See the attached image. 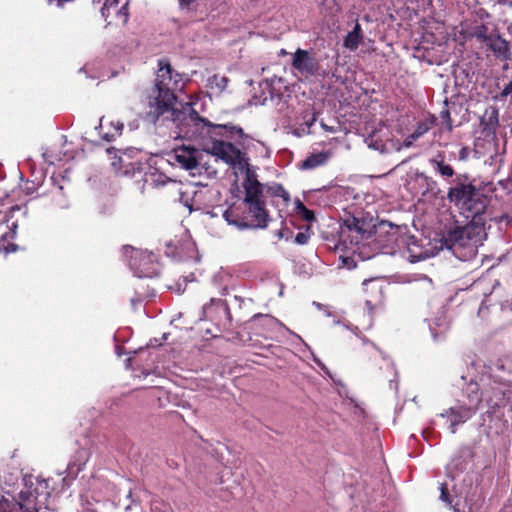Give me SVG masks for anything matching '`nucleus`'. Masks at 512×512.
Returning <instances> with one entry per match:
<instances>
[{"instance_id": "nucleus-1", "label": "nucleus", "mask_w": 512, "mask_h": 512, "mask_svg": "<svg viewBox=\"0 0 512 512\" xmlns=\"http://www.w3.org/2000/svg\"><path fill=\"white\" fill-rule=\"evenodd\" d=\"M158 66L155 85L148 99L147 121L154 124L160 120L170 121L184 136L194 135L200 126H209L213 128V134L227 136L233 140L239 139L242 140L239 144H244L248 136L244 134L242 128L232 124L213 125L200 117L190 102L181 104L180 109L177 108L174 92L183 88L182 75L174 71L166 60H160Z\"/></svg>"}, {"instance_id": "nucleus-13", "label": "nucleus", "mask_w": 512, "mask_h": 512, "mask_svg": "<svg viewBox=\"0 0 512 512\" xmlns=\"http://www.w3.org/2000/svg\"><path fill=\"white\" fill-rule=\"evenodd\" d=\"M202 311L203 317L201 319L214 321L217 324H222L224 320L230 321L228 305L220 299H211L210 304L204 305Z\"/></svg>"}, {"instance_id": "nucleus-55", "label": "nucleus", "mask_w": 512, "mask_h": 512, "mask_svg": "<svg viewBox=\"0 0 512 512\" xmlns=\"http://www.w3.org/2000/svg\"><path fill=\"white\" fill-rule=\"evenodd\" d=\"M511 219H512V214H511Z\"/></svg>"}, {"instance_id": "nucleus-5", "label": "nucleus", "mask_w": 512, "mask_h": 512, "mask_svg": "<svg viewBox=\"0 0 512 512\" xmlns=\"http://www.w3.org/2000/svg\"><path fill=\"white\" fill-rule=\"evenodd\" d=\"M489 204V198L476 187L472 193H470L461 205L456 208L463 214L467 219H470L472 224L475 225L479 231H484L486 222V209Z\"/></svg>"}, {"instance_id": "nucleus-12", "label": "nucleus", "mask_w": 512, "mask_h": 512, "mask_svg": "<svg viewBox=\"0 0 512 512\" xmlns=\"http://www.w3.org/2000/svg\"><path fill=\"white\" fill-rule=\"evenodd\" d=\"M480 143L483 144L488 150H493V153L490 154V156L484 161L486 165H489L491 167H494L496 170H499L505 160V144L503 146H500L498 143V140L496 138H493L491 140H483L482 142L477 141L475 143V149H474V157L480 158V152L478 150V147Z\"/></svg>"}, {"instance_id": "nucleus-42", "label": "nucleus", "mask_w": 512, "mask_h": 512, "mask_svg": "<svg viewBox=\"0 0 512 512\" xmlns=\"http://www.w3.org/2000/svg\"><path fill=\"white\" fill-rule=\"evenodd\" d=\"M82 512H104L99 501H96V505L93 508L87 507Z\"/></svg>"}, {"instance_id": "nucleus-43", "label": "nucleus", "mask_w": 512, "mask_h": 512, "mask_svg": "<svg viewBox=\"0 0 512 512\" xmlns=\"http://www.w3.org/2000/svg\"><path fill=\"white\" fill-rule=\"evenodd\" d=\"M196 0H179L180 7L183 8H189L192 3H194Z\"/></svg>"}, {"instance_id": "nucleus-10", "label": "nucleus", "mask_w": 512, "mask_h": 512, "mask_svg": "<svg viewBox=\"0 0 512 512\" xmlns=\"http://www.w3.org/2000/svg\"><path fill=\"white\" fill-rule=\"evenodd\" d=\"M107 153L109 155L113 154L114 160L112 161V165L116 170L124 174L139 169L141 166V161L138 159L140 151L135 148H128L124 151L109 148L107 149Z\"/></svg>"}, {"instance_id": "nucleus-46", "label": "nucleus", "mask_w": 512, "mask_h": 512, "mask_svg": "<svg viewBox=\"0 0 512 512\" xmlns=\"http://www.w3.org/2000/svg\"><path fill=\"white\" fill-rule=\"evenodd\" d=\"M435 121H436V118H435V116L432 115L428 119H426L424 122H427V124H430L432 127L434 125Z\"/></svg>"}, {"instance_id": "nucleus-15", "label": "nucleus", "mask_w": 512, "mask_h": 512, "mask_svg": "<svg viewBox=\"0 0 512 512\" xmlns=\"http://www.w3.org/2000/svg\"><path fill=\"white\" fill-rule=\"evenodd\" d=\"M487 50L491 51L494 57L500 61H509L512 58V51L509 43L498 33H494L485 44Z\"/></svg>"}, {"instance_id": "nucleus-32", "label": "nucleus", "mask_w": 512, "mask_h": 512, "mask_svg": "<svg viewBox=\"0 0 512 512\" xmlns=\"http://www.w3.org/2000/svg\"><path fill=\"white\" fill-rule=\"evenodd\" d=\"M269 192L273 197H280L287 204L290 201V194L281 184H273L269 187Z\"/></svg>"}, {"instance_id": "nucleus-53", "label": "nucleus", "mask_w": 512, "mask_h": 512, "mask_svg": "<svg viewBox=\"0 0 512 512\" xmlns=\"http://www.w3.org/2000/svg\"><path fill=\"white\" fill-rule=\"evenodd\" d=\"M315 361H316V363H317L319 366L323 367V365H322V363H321L320 361H318V360H315Z\"/></svg>"}, {"instance_id": "nucleus-54", "label": "nucleus", "mask_w": 512, "mask_h": 512, "mask_svg": "<svg viewBox=\"0 0 512 512\" xmlns=\"http://www.w3.org/2000/svg\"><path fill=\"white\" fill-rule=\"evenodd\" d=\"M92 2H93V3H95V2H96V0H92Z\"/></svg>"}, {"instance_id": "nucleus-50", "label": "nucleus", "mask_w": 512, "mask_h": 512, "mask_svg": "<svg viewBox=\"0 0 512 512\" xmlns=\"http://www.w3.org/2000/svg\"><path fill=\"white\" fill-rule=\"evenodd\" d=\"M226 82H227V79H226L225 77H223V78L221 79V84H224V83H226Z\"/></svg>"}, {"instance_id": "nucleus-22", "label": "nucleus", "mask_w": 512, "mask_h": 512, "mask_svg": "<svg viewBox=\"0 0 512 512\" xmlns=\"http://www.w3.org/2000/svg\"><path fill=\"white\" fill-rule=\"evenodd\" d=\"M433 169L436 173H438L442 178H451L455 174L454 168L444 161V157L442 155H438L435 158L429 160Z\"/></svg>"}, {"instance_id": "nucleus-34", "label": "nucleus", "mask_w": 512, "mask_h": 512, "mask_svg": "<svg viewBox=\"0 0 512 512\" xmlns=\"http://www.w3.org/2000/svg\"><path fill=\"white\" fill-rule=\"evenodd\" d=\"M151 512H172V508L162 500H154L151 503Z\"/></svg>"}, {"instance_id": "nucleus-4", "label": "nucleus", "mask_w": 512, "mask_h": 512, "mask_svg": "<svg viewBox=\"0 0 512 512\" xmlns=\"http://www.w3.org/2000/svg\"><path fill=\"white\" fill-rule=\"evenodd\" d=\"M50 491L46 480H36L26 484L19 493V505L23 512H39L48 508Z\"/></svg>"}, {"instance_id": "nucleus-39", "label": "nucleus", "mask_w": 512, "mask_h": 512, "mask_svg": "<svg viewBox=\"0 0 512 512\" xmlns=\"http://www.w3.org/2000/svg\"><path fill=\"white\" fill-rule=\"evenodd\" d=\"M339 259L341 260L342 265L344 267H347L348 269L354 268L356 266L354 260L349 256H345V255L341 254L339 256Z\"/></svg>"}, {"instance_id": "nucleus-47", "label": "nucleus", "mask_w": 512, "mask_h": 512, "mask_svg": "<svg viewBox=\"0 0 512 512\" xmlns=\"http://www.w3.org/2000/svg\"><path fill=\"white\" fill-rule=\"evenodd\" d=\"M414 140H412L411 138H409V136L405 139V142H404V145L406 147H409L412 143H413Z\"/></svg>"}, {"instance_id": "nucleus-19", "label": "nucleus", "mask_w": 512, "mask_h": 512, "mask_svg": "<svg viewBox=\"0 0 512 512\" xmlns=\"http://www.w3.org/2000/svg\"><path fill=\"white\" fill-rule=\"evenodd\" d=\"M388 137V130L386 127H381L375 131H372L365 138V143L371 149L377 150L381 153L387 150L386 139Z\"/></svg>"}, {"instance_id": "nucleus-44", "label": "nucleus", "mask_w": 512, "mask_h": 512, "mask_svg": "<svg viewBox=\"0 0 512 512\" xmlns=\"http://www.w3.org/2000/svg\"><path fill=\"white\" fill-rule=\"evenodd\" d=\"M351 33L355 34V35H358V36H363L362 34V29H361V25L356 22L354 28L352 31H350Z\"/></svg>"}, {"instance_id": "nucleus-49", "label": "nucleus", "mask_w": 512, "mask_h": 512, "mask_svg": "<svg viewBox=\"0 0 512 512\" xmlns=\"http://www.w3.org/2000/svg\"><path fill=\"white\" fill-rule=\"evenodd\" d=\"M276 236H277L279 239L283 238V237H284V230H282V229H281V230H278V231L276 232Z\"/></svg>"}, {"instance_id": "nucleus-21", "label": "nucleus", "mask_w": 512, "mask_h": 512, "mask_svg": "<svg viewBox=\"0 0 512 512\" xmlns=\"http://www.w3.org/2000/svg\"><path fill=\"white\" fill-rule=\"evenodd\" d=\"M88 452L84 449H80L76 452L75 460L70 462L67 466L68 476L75 478L78 473L84 468L88 461Z\"/></svg>"}, {"instance_id": "nucleus-40", "label": "nucleus", "mask_w": 512, "mask_h": 512, "mask_svg": "<svg viewBox=\"0 0 512 512\" xmlns=\"http://www.w3.org/2000/svg\"><path fill=\"white\" fill-rule=\"evenodd\" d=\"M469 156H470V149H469V147L464 146L458 152V160L461 161V162L467 161Z\"/></svg>"}, {"instance_id": "nucleus-11", "label": "nucleus", "mask_w": 512, "mask_h": 512, "mask_svg": "<svg viewBox=\"0 0 512 512\" xmlns=\"http://www.w3.org/2000/svg\"><path fill=\"white\" fill-rule=\"evenodd\" d=\"M201 152L192 146H180L169 154V162L179 167L192 171L199 166Z\"/></svg>"}, {"instance_id": "nucleus-31", "label": "nucleus", "mask_w": 512, "mask_h": 512, "mask_svg": "<svg viewBox=\"0 0 512 512\" xmlns=\"http://www.w3.org/2000/svg\"><path fill=\"white\" fill-rule=\"evenodd\" d=\"M296 213L305 221H313L315 219L314 213L309 210L299 199L295 201Z\"/></svg>"}, {"instance_id": "nucleus-18", "label": "nucleus", "mask_w": 512, "mask_h": 512, "mask_svg": "<svg viewBox=\"0 0 512 512\" xmlns=\"http://www.w3.org/2000/svg\"><path fill=\"white\" fill-rule=\"evenodd\" d=\"M208 190L205 187L201 189L193 188L185 190L180 193V202L189 209V211L199 210L202 205V195Z\"/></svg>"}, {"instance_id": "nucleus-30", "label": "nucleus", "mask_w": 512, "mask_h": 512, "mask_svg": "<svg viewBox=\"0 0 512 512\" xmlns=\"http://www.w3.org/2000/svg\"><path fill=\"white\" fill-rule=\"evenodd\" d=\"M363 40V36L355 35L349 32L343 40V45L350 51H355Z\"/></svg>"}, {"instance_id": "nucleus-16", "label": "nucleus", "mask_w": 512, "mask_h": 512, "mask_svg": "<svg viewBox=\"0 0 512 512\" xmlns=\"http://www.w3.org/2000/svg\"><path fill=\"white\" fill-rule=\"evenodd\" d=\"M476 412L473 410V408H469L465 405H458L455 407H451L448 411L445 413H442V417H448L450 421V431L451 433L456 432V427L460 424L465 423L467 420H469Z\"/></svg>"}, {"instance_id": "nucleus-36", "label": "nucleus", "mask_w": 512, "mask_h": 512, "mask_svg": "<svg viewBox=\"0 0 512 512\" xmlns=\"http://www.w3.org/2000/svg\"><path fill=\"white\" fill-rule=\"evenodd\" d=\"M127 6L128 2H125L124 4H122L120 8L116 10L115 13L116 18L123 24H125L128 21L129 17Z\"/></svg>"}, {"instance_id": "nucleus-6", "label": "nucleus", "mask_w": 512, "mask_h": 512, "mask_svg": "<svg viewBox=\"0 0 512 512\" xmlns=\"http://www.w3.org/2000/svg\"><path fill=\"white\" fill-rule=\"evenodd\" d=\"M480 382L484 402L489 408L494 409L505 405L506 392L509 389V384L501 377L494 376L491 367L482 374Z\"/></svg>"}, {"instance_id": "nucleus-14", "label": "nucleus", "mask_w": 512, "mask_h": 512, "mask_svg": "<svg viewBox=\"0 0 512 512\" xmlns=\"http://www.w3.org/2000/svg\"><path fill=\"white\" fill-rule=\"evenodd\" d=\"M483 232L484 231H479L470 221L469 224L464 227H456L450 230L445 237V242L449 244L450 248L455 245L464 246L466 244L465 240L471 239L472 233L479 235Z\"/></svg>"}, {"instance_id": "nucleus-20", "label": "nucleus", "mask_w": 512, "mask_h": 512, "mask_svg": "<svg viewBox=\"0 0 512 512\" xmlns=\"http://www.w3.org/2000/svg\"><path fill=\"white\" fill-rule=\"evenodd\" d=\"M372 348V357L374 361L380 362L379 369L384 370V377L388 379L390 384L393 382V379L396 377V370L394 368L393 363L386 358L383 353L378 350L374 344H371Z\"/></svg>"}, {"instance_id": "nucleus-33", "label": "nucleus", "mask_w": 512, "mask_h": 512, "mask_svg": "<svg viewBox=\"0 0 512 512\" xmlns=\"http://www.w3.org/2000/svg\"><path fill=\"white\" fill-rule=\"evenodd\" d=\"M431 129V125L427 122H419L414 132L409 135L412 140H417Z\"/></svg>"}, {"instance_id": "nucleus-29", "label": "nucleus", "mask_w": 512, "mask_h": 512, "mask_svg": "<svg viewBox=\"0 0 512 512\" xmlns=\"http://www.w3.org/2000/svg\"><path fill=\"white\" fill-rule=\"evenodd\" d=\"M251 321L253 324H256L259 321L261 322V325L269 328H275L281 325V323L276 318L262 314L254 315Z\"/></svg>"}, {"instance_id": "nucleus-45", "label": "nucleus", "mask_w": 512, "mask_h": 512, "mask_svg": "<svg viewBox=\"0 0 512 512\" xmlns=\"http://www.w3.org/2000/svg\"><path fill=\"white\" fill-rule=\"evenodd\" d=\"M365 305L367 306L368 311L372 312L373 309H374L375 303H373L372 300L366 299L365 300Z\"/></svg>"}, {"instance_id": "nucleus-27", "label": "nucleus", "mask_w": 512, "mask_h": 512, "mask_svg": "<svg viewBox=\"0 0 512 512\" xmlns=\"http://www.w3.org/2000/svg\"><path fill=\"white\" fill-rule=\"evenodd\" d=\"M111 126L113 127V132L109 131V132L102 133L101 130L103 129V119L102 118L100 119V124L98 127L100 129L99 135H101L102 138L108 142L114 140L116 136L121 135L123 127H124L123 123H121L119 121L111 122Z\"/></svg>"}, {"instance_id": "nucleus-28", "label": "nucleus", "mask_w": 512, "mask_h": 512, "mask_svg": "<svg viewBox=\"0 0 512 512\" xmlns=\"http://www.w3.org/2000/svg\"><path fill=\"white\" fill-rule=\"evenodd\" d=\"M15 234H16L15 230H12L11 232L6 233L1 237V239H0V254L2 252H4L5 254H9V253L16 252L18 250V248H19L18 245L12 244V243H8V244L5 243L8 239V237L14 238Z\"/></svg>"}, {"instance_id": "nucleus-48", "label": "nucleus", "mask_w": 512, "mask_h": 512, "mask_svg": "<svg viewBox=\"0 0 512 512\" xmlns=\"http://www.w3.org/2000/svg\"><path fill=\"white\" fill-rule=\"evenodd\" d=\"M321 126H322V128H323V129H325V130H326V131H328V132H334V129H333V128H331V127L327 126V125H326V124H324V123H321Z\"/></svg>"}, {"instance_id": "nucleus-8", "label": "nucleus", "mask_w": 512, "mask_h": 512, "mask_svg": "<svg viewBox=\"0 0 512 512\" xmlns=\"http://www.w3.org/2000/svg\"><path fill=\"white\" fill-rule=\"evenodd\" d=\"M292 68L302 77L311 78L320 74V63L314 55L308 51L298 48L292 54Z\"/></svg>"}, {"instance_id": "nucleus-23", "label": "nucleus", "mask_w": 512, "mask_h": 512, "mask_svg": "<svg viewBox=\"0 0 512 512\" xmlns=\"http://www.w3.org/2000/svg\"><path fill=\"white\" fill-rule=\"evenodd\" d=\"M330 158L329 152H319L310 154L301 164L303 169H314L318 166L324 165Z\"/></svg>"}, {"instance_id": "nucleus-9", "label": "nucleus", "mask_w": 512, "mask_h": 512, "mask_svg": "<svg viewBox=\"0 0 512 512\" xmlns=\"http://www.w3.org/2000/svg\"><path fill=\"white\" fill-rule=\"evenodd\" d=\"M477 186L474 179L468 173H459L450 182L447 191V200L455 207L461 205L464 200Z\"/></svg>"}, {"instance_id": "nucleus-35", "label": "nucleus", "mask_w": 512, "mask_h": 512, "mask_svg": "<svg viewBox=\"0 0 512 512\" xmlns=\"http://www.w3.org/2000/svg\"><path fill=\"white\" fill-rule=\"evenodd\" d=\"M440 119L442 121V124L445 126V128L451 132L452 129H453V124H452V120H451V116H450V112L447 108H444L441 112H440Z\"/></svg>"}, {"instance_id": "nucleus-38", "label": "nucleus", "mask_w": 512, "mask_h": 512, "mask_svg": "<svg viewBox=\"0 0 512 512\" xmlns=\"http://www.w3.org/2000/svg\"><path fill=\"white\" fill-rule=\"evenodd\" d=\"M310 235L307 232H299L295 236V243L299 245H305L308 243Z\"/></svg>"}, {"instance_id": "nucleus-41", "label": "nucleus", "mask_w": 512, "mask_h": 512, "mask_svg": "<svg viewBox=\"0 0 512 512\" xmlns=\"http://www.w3.org/2000/svg\"><path fill=\"white\" fill-rule=\"evenodd\" d=\"M512 93V81L505 85L501 92V97L506 98L508 95Z\"/></svg>"}, {"instance_id": "nucleus-24", "label": "nucleus", "mask_w": 512, "mask_h": 512, "mask_svg": "<svg viewBox=\"0 0 512 512\" xmlns=\"http://www.w3.org/2000/svg\"><path fill=\"white\" fill-rule=\"evenodd\" d=\"M0 512H23L18 501L9 494L0 496Z\"/></svg>"}, {"instance_id": "nucleus-2", "label": "nucleus", "mask_w": 512, "mask_h": 512, "mask_svg": "<svg viewBox=\"0 0 512 512\" xmlns=\"http://www.w3.org/2000/svg\"><path fill=\"white\" fill-rule=\"evenodd\" d=\"M210 153L229 164L235 174L244 173L243 188L245 197L243 204L245 211L238 207H230L223 213L224 219L238 229L265 228L269 221V214L263 199V185L258 181L255 170L250 166L246 153L233 144L223 140H214Z\"/></svg>"}, {"instance_id": "nucleus-51", "label": "nucleus", "mask_w": 512, "mask_h": 512, "mask_svg": "<svg viewBox=\"0 0 512 512\" xmlns=\"http://www.w3.org/2000/svg\"><path fill=\"white\" fill-rule=\"evenodd\" d=\"M226 82H227V79H226L225 77H223V78L221 79V84H224V83H226Z\"/></svg>"}, {"instance_id": "nucleus-17", "label": "nucleus", "mask_w": 512, "mask_h": 512, "mask_svg": "<svg viewBox=\"0 0 512 512\" xmlns=\"http://www.w3.org/2000/svg\"><path fill=\"white\" fill-rule=\"evenodd\" d=\"M463 395L467 400V402L463 405L469 408H473V410L477 412L480 403L484 401V397L482 395V385L476 381L471 380L463 388Z\"/></svg>"}, {"instance_id": "nucleus-26", "label": "nucleus", "mask_w": 512, "mask_h": 512, "mask_svg": "<svg viewBox=\"0 0 512 512\" xmlns=\"http://www.w3.org/2000/svg\"><path fill=\"white\" fill-rule=\"evenodd\" d=\"M493 34L494 33H488V26L486 24L476 25L469 32L470 37L475 38L483 44H486Z\"/></svg>"}, {"instance_id": "nucleus-7", "label": "nucleus", "mask_w": 512, "mask_h": 512, "mask_svg": "<svg viewBox=\"0 0 512 512\" xmlns=\"http://www.w3.org/2000/svg\"><path fill=\"white\" fill-rule=\"evenodd\" d=\"M125 253L130 252L129 266L139 278H153L159 275L161 267L157 257L147 250H136L124 247Z\"/></svg>"}, {"instance_id": "nucleus-37", "label": "nucleus", "mask_w": 512, "mask_h": 512, "mask_svg": "<svg viewBox=\"0 0 512 512\" xmlns=\"http://www.w3.org/2000/svg\"><path fill=\"white\" fill-rule=\"evenodd\" d=\"M440 499L441 501L447 503L448 505H451V499L449 497V493H448V488H447V485L445 483L441 484V487H440Z\"/></svg>"}, {"instance_id": "nucleus-25", "label": "nucleus", "mask_w": 512, "mask_h": 512, "mask_svg": "<svg viewBox=\"0 0 512 512\" xmlns=\"http://www.w3.org/2000/svg\"><path fill=\"white\" fill-rule=\"evenodd\" d=\"M118 505L122 506L125 512H129L132 509L141 508L140 500L134 496L132 488H129L127 494L123 499H118Z\"/></svg>"}, {"instance_id": "nucleus-3", "label": "nucleus", "mask_w": 512, "mask_h": 512, "mask_svg": "<svg viewBox=\"0 0 512 512\" xmlns=\"http://www.w3.org/2000/svg\"><path fill=\"white\" fill-rule=\"evenodd\" d=\"M400 234V226L388 221L376 225L372 216L359 212L343 219L334 250L355 254L360 249L359 245H365L373 236L381 248L393 247L398 245Z\"/></svg>"}, {"instance_id": "nucleus-52", "label": "nucleus", "mask_w": 512, "mask_h": 512, "mask_svg": "<svg viewBox=\"0 0 512 512\" xmlns=\"http://www.w3.org/2000/svg\"><path fill=\"white\" fill-rule=\"evenodd\" d=\"M280 54H281V55H285V54H287V52H286L284 49H282V50H281V52H280Z\"/></svg>"}]
</instances>
